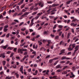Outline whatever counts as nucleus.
<instances>
[{
	"label": "nucleus",
	"instance_id": "obj_1",
	"mask_svg": "<svg viewBox=\"0 0 79 79\" xmlns=\"http://www.w3.org/2000/svg\"><path fill=\"white\" fill-rule=\"evenodd\" d=\"M5 52L1 53L0 54V57H2L3 58H5Z\"/></svg>",
	"mask_w": 79,
	"mask_h": 79
},
{
	"label": "nucleus",
	"instance_id": "obj_2",
	"mask_svg": "<svg viewBox=\"0 0 79 79\" xmlns=\"http://www.w3.org/2000/svg\"><path fill=\"white\" fill-rule=\"evenodd\" d=\"M18 52L19 53H20L21 54H23V52L22 51V49L19 48L18 50Z\"/></svg>",
	"mask_w": 79,
	"mask_h": 79
},
{
	"label": "nucleus",
	"instance_id": "obj_3",
	"mask_svg": "<svg viewBox=\"0 0 79 79\" xmlns=\"http://www.w3.org/2000/svg\"><path fill=\"white\" fill-rule=\"evenodd\" d=\"M70 59V58L69 57H66V56H63L61 58V60H69Z\"/></svg>",
	"mask_w": 79,
	"mask_h": 79
},
{
	"label": "nucleus",
	"instance_id": "obj_4",
	"mask_svg": "<svg viewBox=\"0 0 79 79\" xmlns=\"http://www.w3.org/2000/svg\"><path fill=\"white\" fill-rule=\"evenodd\" d=\"M77 25V23H72L70 24V26H73V27H75V26H76Z\"/></svg>",
	"mask_w": 79,
	"mask_h": 79
},
{
	"label": "nucleus",
	"instance_id": "obj_5",
	"mask_svg": "<svg viewBox=\"0 0 79 79\" xmlns=\"http://www.w3.org/2000/svg\"><path fill=\"white\" fill-rule=\"evenodd\" d=\"M79 47V46H77L75 48V49L74 50V53H76V52L78 50V48Z\"/></svg>",
	"mask_w": 79,
	"mask_h": 79
},
{
	"label": "nucleus",
	"instance_id": "obj_6",
	"mask_svg": "<svg viewBox=\"0 0 79 79\" xmlns=\"http://www.w3.org/2000/svg\"><path fill=\"white\" fill-rule=\"evenodd\" d=\"M75 45H76V44H71L69 46V47H71V46L72 47V48L73 49L74 48V47H76V46H75Z\"/></svg>",
	"mask_w": 79,
	"mask_h": 79
},
{
	"label": "nucleus",
	"instance_id": "obj_7",
	"mask_svg": "<svg viewBox=\"0 0 79 79\" xmlns=\"http://www.w3.org/2000/svg\"><path fill=\"white\" fill-rule=\"evenodd\" d=\"M8 45L7 44V45H6L5 46H2L1 48H2L3 49H4V50H5V49H6V48H7V47H8Z\"/></svg>",
	"mask_w": 79,
	"mask_h": 79
},
{
	"label": "nucleus",
	"instance_id": "obj_8",
	"mask_svg": "<svg viewBox=\"0 0 79 79\" xmlns=\"http://www.w3.org/2000/svg\"><path fill=\"white\" fill-rule=\"evenodd\" d=\"M73 0H70L66 2V5H69V4L70 3H71V2H73Z\"/></svg>",
	"mask_w": 79,
	"mask_h": 79
},
{
	"label": "nucleus",
	"instance_id": "obj_9",
	"mask_svg": "<svg viewBox=\"0 0 79 79\" xmlns=\"http://www.w3.org/2000/svg\"><path fill=\"white\" fill-rule=\"evenodd\" d=\"M64 53V50H62L60 51V52L59 53V55H62V54H63V53Z\"/></svg>",
	"mask_w": 79,
	"mask_h": 79
},
{
	"label": "nucleus",
	"instance_id": "obj_10",
	"mask_svg": "<svg viewBox=\"0 0 79 79\" xmlns=\"http://www.w3.org/2000/svg\"><path fill=\"white\" fill-rule=\"evenodd\" d=\"M39 6H40V7H41V8H42V7L44 6V4L42 3L41 2H40L39 3Z\"/></svg>",
	"mask_w": 79,
	"mask_h": 79
},
{
	"label": "nucleus",
	"instance_id": "obj_11",
	"mask_svg": "<svg viewBox=\"0 0 79 79\" xmlns=\"http://www.w3.org/2000/svg\"><path fill=\"white\" fill-rule=\"evenodd\" d=\"M59 5V4H55L54 3L52 5V7H55V6H58Z\"/></svg>",
	"mask_w": 79,
	"mask_h": 79
},
{
	"label": "nucleus",
	"instance_id": "obj_12",
	"mask_svg": "<svg viewBox=\"0 0 79 79\" xmlns=\"http://www.w3.org/2000/svg\"><path fill=\"white\" fill-rule=\"evenodd\" d=\"M56 69H58V68H61L62 67L60 65H58L56 66Z\"/></svg>",
	"mask_w": 79,
	"mask_h": 79
},
{
	"label": "nucleus",
	"instance_id": "obj_13",
	"mask_svg": "<svg viewBox=\"0 0 79 79\" xmlns=\"http://www.w3.org/2000/svg\"><path fill=\"white\" fill-rule=\"evenodd\" d=\"M46 49H45V48L42 47L41 48H40V50H44V52H45L46 51Z\"/></svg>",
	"mask_w": 79,
	"mask_h": 79
},
{
	"label": "nucleus",
	"instance_id": "obj_14",
	"mask_svg": "<svg viewBox=\"0 0 79 79\" xmlns=\"http://www.w3.org/2000/svg\"><path fill=\"white\" fill-rule=\"evenodd\" d=\"M69 51H72V50H73V49L71 48V47H69V48H68V49Z\"/></svg>",
	"mask_w": 79,
	"mask_h": 79
},
{
	"label": "nucleus",
	"instance_id": "obj_15",
	"mask_svg": "<svg viewBox=\"0 0 79 79\" xmlns=\"http://www.w3.org/2000/svg\"><path fill=\"white\" fill-rule=\"evenodd\" d=\"M30 13V12H25L24 14V15L25 16V15H28Z\"/></svg>",
	"mask_w": 79,
	"mask_h": 79
},
{
	"label": "nucleus",
	"instance_id": "obj_16",
	"mask_svg": "<svg viewBox=\"0 0 79 79\" xmlns=\"http://www.w3.org/2000/svg\"><path fill=\"white\" fill-rule=\"evenodd\" d=\"M3 30L4 32H6L8 31V29L7 28H4Z\"/></svg>",
	"mask_w": 79,
	"mask_h": 79
},
{
	"label": "nucleus",
	"instance_id": "obj_17",
	"mask_svg": "<svg viewBox=\"0 0 79 79\" xmlns=\"http://www.w3.org/2000/svg\"><path fill=\"white\" fill-rule=\"evenodd\" d=\"M76 21H78V20L77 19H74L72 20V22H76Z\"/></svg>",
	"mask_w": 79,
	"mask_h": 79
},
{
	"label": "nucleus",
	"instance_id": "obj_18",
	"mask_svg": "<svg viewBox=\"0 0 79 79\" xmlns=\"http://www.w3.org/2000/svg\"><path fill=\"white\" fill-rule=\"evenodd\" d=\"M42 15V12H40L39 13H38L37 15V16H40V15Z\"/></svg>",
	"mask_w": 79,
	"mask_h": 79
},
{
	"label": "nucleus",
	"instance_id": "obj_19",
	"mask_svg": "<svg viewBox=\"0 0 79 79\" xmlns=\"http://www.w3.org/2000/svg\"><path fill=\"white\" fill-rule=\"evenodd\" d=\"M53 59H52L50 60L49 61V62L51 64L52 63V62H53Z\"/></svg>",
	"mask_w": 79,
	"mask_h": 79
},
{
	"label": "nucleus",
	"instance_id": "obj_20",
	"mask_svg": "<svg viewBox=\"0 0 79 79\" xmlns=\"http://www.w3.org/2000/svg\"><path fill=\"white\" fill-rule=\"evenodd\" d=\"M62 44V45H63L64 44V42H63L62 41H61L60 43V45H61V44Z\"/></svg>",
	"mask_w": 79,
	"mask_h": 79
},
{
	"label": "nucleus",
	"instance_id": "obj_21",
	"mask_svg": "<svg viewBox=\"0 0 79 79\" xmlns=\"http://www.w3.org/2000/svg\"><path fill=\"white\" fill-rule=\"evenodd\" d=\"M20 71H23V66H21L20 69Z\"/></svg>",
	"mask_w": 79,
	"mask_h": 79
},
{
	"label": "nucleus",
	"instance_id": "obj_22",
	"mask_svg": "<svg viewBox=\"0 0 79 79\" xmlns=\"http://www.w3.org/2000/svg\"><path fill=\"white\" fill-rule=\"evenodd\" d=\"M2 63L3 66H5V64H6V61L3 60L2 61Z\"/></svg>",
	"mask_w": 79,
	"mask_h": 79
},
{
	"label": "nucleus",
	"instance_id": "obj_23",
	"mask_svg": "<svg viewBox=\"0 0 79 79\" xmlns=\"http://www.w3.org/2000/svg\"><path fill=\"white\" fill-rule=\"evenodd\" d=\"M15 74H16V77L17 78H19V74H18L17 73H15Z\"/></svg>",
	"mask_w": 79,
	"mask_h": 79
},
{
	"label": "nucleus",
	"instance_id": "obj_24",
	"mask_svg": "<svg viewBox=\"0 0 79 79\" xmlns=\"http://www.w3.org/2000/svg\"><path fill=\"white\" fill-rule=\"evenodd\" d=\"M69 37H70V33H68L67 35V39H69Z\"/></svg>",
	"mask_w": 79,
	"mask_h": 79
},
{
	"label": "nucleus",
	"instance_id": "obj_25",
	"mask_svg": "<svg viewBox=\"0 0 79 79\" xmlns=\"http://www.w3.org/2000/svg\"><path fill=\"white\" fill-rule=\"evenodd\" d=\"M72 70L73 71H74L76 70V67L74 66H73L72 67Z\"/></svg>",
	"mask_w": 79,
	"mask_h": 79
},
{
	"label": "nucleus",
	"instance_id": "obj_26",
	"mask_svg": "<svg viewBox=\"0 0 79 79\" xmlns=\"http://www.w3.org/2000/svg\"><path fill=\"white\" fill-rule=\"evenodd\" d=\"M37 13V12H35L32 13L31 15H36Z\"/></svg>",
	"mask_w": 79,
	"mask_h": 79
},
{
	"label": "nucleus",
	"instance_id": "obj_27",
	"mask_svg": "<svg viewBox=\"0 0 79 79\" xmlns=\"http://www.w3.org/2000/svg\"><path fill=\"white\" fill-rule=\"evenodd\" d=\"M58 39H59V36H58V35L56 36L55 37V40H58Z\"/></svg>",
	"mask_w": 79,
	"mask_h": 79
},
{
	"label": "nucleus",
	"instance_id": "obj_28",
	"mask_svg": "<svg viewBox=\"0 0 79 79\" xmlns=\"http://www.w3.org/2000/svg\"><path fill=\"white\" fill-rule=\"evenodd\" d=\"M50 71H49V70H47V71L45 73V74H46V75H48V73Z\"/></svg>",
	"mask_w": 79,
	"mask_h": 79
},
{
	"label": "nucleus",
	"instance_id": "obj_29",
	"mask_svg": "<svg viewBox=\"0 0 79 79\" xmlns=\"http://www.w3.org/2000/svg\"><path fill=\"white\" fill-rule=\"evenodd\" d=\"M67 73L66 71H64L62 73V74H67Z\"/></svg>",
	"mask_w": 79,
	"mask_h": 79
},
{
	"label": "nucleus",
	"instance_id": "obj_30",
	"mask_svg": "<svg viewBox=\"0 0 79 79\" xmlns=\"http://www.w3.org/2000/svg\"><path fill=\"white\" fill-rule=\"evenodd\" d=\"M10 33H8L6 35V37L7 38H8L9 37H10Z\"/></svg>",
	"mask_w": 79,
	"mask_h": 79
},
{
	"label": "nucleus",
	"instance_id": "obj_31",
	"mask_svg": "<svg viewBox=\"0 0 79 79\" xmlns=\"http://www.w3.org/2000/svg\"><path fill=\"white\" fill-rule=\"evenodd\" d=\"M59 61L58 60H57L55 63L54 64V65L55 66V65H56V64H57V63H58L59 62Z\"/></svg>",
	"mask_w": 79,
	"mask_h": 79
},
{
	"label": "nucleus",
	"instance_id": "obj_32",
	"mask_svg": "<svg viewBox=\"0 0 79 79\" xmlns=\"http://www.w3.org/2000/svg\"><path fill=\"white\" fill-rule=\"evenodd\" d=\"M38 9H39V8L38 7H35L34 9L33 10L34 11H36V10H37Z\"/></svg>",
	"mask_w": 79,
	"mask_h": 79
},
{
	"label": "nucleus",
	"instance_id": "obj_33",
	"mask_svg": "<svg viewBox=\"0 0 79 79\" xmlns=\"http://www.w3.org/2000/svg\"><path fill=\"white\" fill-rule=\"evenodd\" d=\"M3 16L2 14H0V19H2V18H3Z\"/></svg>",
	"mask_w": 79,
	"mask_h": 79
},
{
	"label": "nucleus",
	"instance_id": "obj_34",
	"mask_svg": "<svg viewBox=\"0 0 79 79\" xmlns=\"http://www.w3.org/2000/svg\"><path fill=\"white\" fill-rule=\"evenodd\" d=\"M35 36H34L33 39H31V40L34 41L35 40Z\"/></svg>",
	"mask_w": 79,
	"mask_h": 79
},
{
	"label": "nucleus",
	"instance_id": "obj_35",
	"mask_svg": "<svg viewBox=\"0 0 79 79\" xmlns=\"http://www.w3.org/2000/svg\"><path fill=\"white\" fill-rule=\"evenodd\" d=\"M13 55H14V53H11L10 54V58H11V57H12L13 56Z\"/></svg>",
	"mask_w": 79,
	"mask_h": 79
},
{
	"label": "nucleus",
	"instance_id": "obj_36",
	"mask_svg": "<svg viewBox=\"0 0 79 79\" xmlns=\"http://www.w3.org/2000/svg\"><path fill=\"white\" fill-rule=\"evenodd\" d=\"M14 21H15V22H16V23H19V21L18 20L15 19L14 20Z\"/></svg>",
	"mask_w": 79,
	"mask_h": 79
},
{
	"label": "nucleus",
	"instance_id": "obj_37",
	"mask_svg": "<svg viewBox=\"0 0 79 79\" xmlns=\"http://www.w3.org/2000/svg\"><path fill=\"white\" fill-rule=\"evenodd\" d=\"M59 58H58V57H56V58H54L53 59V60H58Z\"/></svg>",
	"mask_w": 79,
	"mask_h": 79
},
{
	"label": "nucleus",
	"instance_id": "obj_38",
	"mask_svg": "<svg viewBox=\"0 0 79 79\" xmlns=\"http://www.w3.org/2000/svg\"><path fill=\"white\" fill-rule=\"evenodd\" d=\"M24 6H25V4H23L21 6V8H24Z\"/></svg>",
	"mask_w": 79,
	"mask_h": 79
},
{
	"label": "nucleus",
	"instance_id": "obj_39",
	"mask_svg": "<svg viewBox=\"0 0 79 79\" xmlns=\"http://www.w3.org/2000/svg\"><path fill=\"white\" fill-rule=\"evenodd\" d=\"M56 7H55L54 8H53V11H56V10L55 9H56Z\"/></svg>",
	"mask_w": 79,
	"mask_h": 79
},
{
	"label": "nucleus",
	"instance_id": "obj_40",
	"mask_svg": "<svg viewBox=\"0 0 79 79\" xmlns=\"http://www.w3.org/2000/svg\"><path fill=\"white\" fill-rule=\"evenodd\" d=\"M5 35H6V34H4L2 35L1 36V37H4L5 36Z\"/></svg>",
	"mask_w": 79,
	"mask_h": 79
},
{
	"label": "nucleus",
	"instance_id": "obj_41",
	"mask_svg": "<svg viewBox=\"0 0 79 79\" xmlns=\"http://www.w3.org/2000/svg\"><path fill=\"white\" fill-rule=\"evenodd\" d=\"M65 63V61H64V60L61 61L60 62V63H61V64H63V63Z\"/></svg>",
	"mask_w": 79,
	"mask_h": 79
},
{
	"label": "nucleus",
	"instance_id": "obj_42",
	"mask_svg": "<svg viewBox=\"0 0 79 79\" xmlns=\"http://www.w3.org/2000/svg\"><path fill=\"white\" fill-rule=\"evenodd\" d=\"M47 3H48V4H52V1L48 2Z\"/></svg>",
	"mask_w": 79,
	"mask_h": 79
},
{
	"label": "nucleus",
	"instance_id": "obj_43",
	"mask_svg": "<svg viewBox=\"0 0 79 79\" xmlns=\"http://www.w3.org/2000/svg\"><path fill=\"white\" fill-rule=\"evenodd\" d=\"M13 67L14 68H16V67H17L16 65L14 64V65H13Z\"/></svg>",
	"mask_w": 79,
	"mask_h": 79
},
{
	"label": "nucleus",
	"instance_id": "obj_44",
	"mask_svg": "<svg viewBox=\"0 0 79 79\" xmlns=\"http://www.w3.org/2000/svg\"><path fill=\"white\" fill-rule=\"evenodd\" d=\"M26 44V42H24L23 44H21L20 45V46L21 47H23V46H24V45Z\"/></svg>",
	"mask_w": 79,
	"mask_h": 79
},
{
	"label": "nucleus",
	"instance_id": "obj_45",
	"mask_svg": "<svg viewBox=\"0 0 79 79\" xmlns=\"http://www.w3.org/2000/svg\"><path fill=\"white\" fill-rule=\"evenodd\" d=\"M62 34V31L60 32L59 33V36H61V35Z\"/></svg>",
	"mask_w": 79,
	"mask_h": 79
},
{
	"label": "nucleus",
	"instance_id": "obj_46",
	"mask_svg": "<svg viewBox=\"0 0 79 79\" xmlns=\"http://www.w3.org/2000/svg\"><path fill=\"white\" fill-rule=\"evenodd\" d=\"M24 24V22H22L19 24V26H21L23 24Z\"/></svg>",
	"mask_w": 79,
	"mask_h": 79
},
{
	"label": "nucleus",
	"instance_id": "obj_47",
	"mask_svg": "<svg viewBox=\"0 0 79 79\" xmlns=\"http://www.w3.org/2000/svg\"><path fill=\"white\" fill-rule=\"evenodd\" d=\"M56 25L55 24L54 25V26L53 27V29H55L56 27Z\"/></svg>",
	"mask_w": 79,
	"mask_h": 79
},
{
	"label": "nucleus",
	"instance_id": "obj_48",
	"mask_svg": "<svg viewBox=\"0 0 79 79\" xmlns=\"http://www.w3.org/2000/svg\"><path fill=\"white\" fill-rule=\"evenodd\" d=\"M16 15H17V13H15L13 15V17H15L16 16Z\"/></svg>",
	"mask_w": 79,
	"mask_h": 79
},
{
	"label": "nucleus",
	"instance_id": "obj_49",
	"mask_svg": "<svg viewBox=\"0 0 79 79\" xmlns=\"http://www.w3.org/2000/svg\"><path fill=\"white\" fill-rule=\"evenodd\" d=\"M26 10H25L24 9H23L22 10V12H26Z\"/></svg>",
	"mask_w": 79,
	"mask_h": 79
},
{
	"label": "nucleus",
	"instance_id": "obj_50",
	"mask_svg": "<svg viewBox=\"0 0 79 79\" xmlns=\"http://www.w3.org/2000/svg\"><path fill=\"white\" fill-rule=\"evenodd\" d=\"M33 8H34V6H32L30 7V10H33Z\"/></svg>",
	"mask_w": 79,
	"mask_h": 79
},
{
	"label": "nucleus",
	"instance_id": "obj_51",
	"mask_svg": "<svg viewBox=\"0 0 79 79\" xmlns=\"http://www.w3.org/2000/svg\"><path fill=\"white\" fill-rule=\"evenodd\" d=\"M0 25L1 26H3V25H4V23H0Z\"/></svg>",
	"mask_w": 79,
	"mask_h": 79
},
{
	"label": "nucleus",
	"instance_id": "obj_52",
	"mask_svg": "<svg viewBox=\"0 0 79 79\" xmlns=\"http://www.w3.org/2000/svg\"><path fill=\"white\" fill-rule=\"evenodd\" d=\"M8 26L6 25L5 26L4 28H5L6 29V28H8Z\"/></svg>",
	"mask_w": 79,
	"mask_h": 79
},
{
	"label": "nucleus",
	"instance_id": "obj_53",
	"mask_svg": "<svg viewBox=\"0 0 79 79\" xmlns=\"http://www.w3.org/2000/svg\"><path fill=\"white\" fill-rule=\"evenodd\" d=\"M51 42H52L50 40H49L48 41V43L49 44L51 43Z\"/></svg>",
	"mask_w": 79,
	"mask_h": 79
},
{
	"label": "nucleus",
	"instance_id": "obj_54",
	"mask_svg": "<svg viewBox=\"0 0 79 79\" xmlns=\"http://www.w3.org/2000/svg\"><path fill=\"white\" fill-rule=\"evenodd\" d=\"M39 18V16H37L36 17H35V19H38V18Z\"/></svg>",
	"mask_w": 79,
	"mask_h": 79
},
{
	"label": "nucleus",
	"instance_id": "obj_55",
	"mask_svg": "<svg viewBox=\"0 0 79 79\" xmlns=\"http://www.w3.org/2000/svg\"><path fill=\"white\" fill-rule=\"evenodd\" d=\"M44 34H47V32L46 31H44Z\"/></svg>",
	"mask_w": 79,
	"mask_h": 79
},
{
	"label": "nucleus",
	"instance_id": "obj_56",
	"mask_svg": "<svg viewBox=\"0 0 79 79\" xmlns=\"http://www.w3.org/2000/svg\"><path fill=\"white\" fill-rule=\"evenodd\" d=\"M40 37V35H38L36 36V37H35V39H37L39 38Z\"/></svg>",
	"mask_w": 79,
	"mask_h": 79
},
{
	"label": "nucleus",
	"instance_id": "obj_57",
	"mask_svg": "<svg viewBox=\"0 0 79 79\" xmlns=\"http://www.w3.org/2000/svg\"><path fill=\"white\" fill-rule=\"evenodd\" d=\"M16 50H17V48H15L14 49V51L15 52H16Z\"/></svg>",
	"mask_w": 79,
	"mask_h": 79
},
{
	"label": "nucleus",
	"instance_id": "obj_58",
	"mask_svg": "<svg viewBox=\"0 0 79 79\" xmlns=\"http://www.w3.org/2000/svg\"><path fill=\"white\" fill-rule=\"evenodd\" d=\"M33 24H34V23H31L30 25V27H32V26H33Z\"/></svg>",
	"mask_w": 79,
	"mask_h": 79
},
{
	"label": "nucleus",
	"instance_id": "obj_59",
	"mask_svg": "<svg viewBox=\"0 0 79 79\" xmlns=\"http://www.w3.org/2000/svg\"><path fill=\"white\" fill-rule=\"evenodd\" d=\"M15 58H16V59H17V60H18L19 59H20V57H19V56H16L15 57Z\"/></svg>",
	"mask_w": 79,
	"mask_h": 79
},
{
	"label": "nucleus",
	"instance_id": "obj_60",
	"mask_svg": "<svg viewBox=\"0 0 79 79\" xmlns=\"http://www.w3.org/2000/svg\"><path fill=\"white\" fill-rule=\"evenodd\" d=\"M50 56V55H48L46 57V58H49Z\"/></svg>",
	"mask_w": 79,
	"mask_h": 79
},
{
	"label": "nucleus",
	"instance_id": "obj_61",
	"mask_svg": "<svg viewBox=\"0 0 79 79\" xmlns=\"http://www.w3.org/2000/svg\"><path fill=\"white\" fill-rule=\"evenodd\" d=\"M16 8L17 10H19V6H16Z\"/></svg>",
	"mask_w": 79,
	"mask_h": 79
},
{
	"label": "nucleus",
	"instance_id": "obj_62",
	"mask_svg": "<svg viewBox=\"0 0 79 79\" xmlns=\"http://www.w3.org/2000/svg\"><path fill=\"white\" fill-rule=\"evenodd\" d=\"M19 31H17V32H16V35H18V34H19Z\"/></svg>",
	"mask_w": 79,
	"mask_h": 79
},
{
	"label": "nucleus",
	"instance_id": "obj_63",
	"mask_svg": "<svg viewBox=\"0 0 79 79\" xmlns=\"http://www.w3.org/2000/svg\"><path fill=\"white\" fill-rule=\"evenodd\" d=\"M42 29V27H39L38 29V31H39V30H40V29Z\"/></svg>",
	"mask_w": 79,
	"mask_h": 79
},
{
	"label": "nucleus",
	"instance_id": "obj_64",
	"mask_svg": "<svg viewBox=\"0 0 79 79\" xmlns=\"http://www.w3.org/2000/svg\"><path fill=\"white\" fill-rule=\"evenodd\" d=\"M71 52H69L67 53V55H69L71 54Z\"/></svg>",
	"mask_w": 79,
	"mask_h": 79
}]
</instances>
